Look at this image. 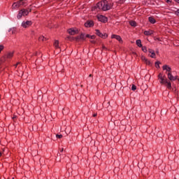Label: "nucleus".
Masks as SVG:
<instances>
[{
	"label": "nucleus",
	"instance_id": "1",
	"mask_svg": "<svg viewBox=\"0 0 179 179\" xmlns=\"http://www.w3.org/2000/svg\"><path fill=\"white\" fill-rule=\"evenodd\" d=\"M158 79L159 80V83H161V85H166V87L171 90V83L166 78V76H163V73H159L158 75Z\"/></svg>",
	"mask_w": 179,
	"mask_h": 179
},
{
	"label": "nucleus",
	"instance_id": "2",
	"mask_svg": "<svg viewBox=\"0 0 179 179\" xmlns=\"http://www.w3.org/2000/svg\"><path fill=\"white\" fill-rule=\"evenodd\" d=\"M96 6L101 10H103V11L110 10V9H111V6L109 5L108 1H107V0L99 1L96 4Z\"/></svg>",
	"mask_w": 179,
	"mask_h": 179
},
{
	"label": "nucleus",
	"instance_id": "3",
	"mask_svg": "<svg viewBox=\"0 0 179 179\" xmlns=\"http://www.w3.org/2000/svg\"><path fill=\"white\" fill-rule=\"evenodd\" d=\"M87 37H90V34H81L80 36H76L74 38L76 41H79V40H82V41H85Z\"/></svg>",
	"mask_w": 179,
	"mask_h": 179
},
{
	"label": "nucleus",
	"instance_id": "4",
	"mask_svg": "<svg viewBox=\"0 0 179 179\" xmlns=\"http://www.w3.org/2000/svg\"><path fill=\"white\" fill-rule=\"evenodd\" d=\"M24 5V2H23V0H19L17 2L13 3L12 5L13 9H17V8H20V6Z\"/></svg>",
	"mask_w": 179,
	"mask_h": 179
},
{
	"label": "nucleus",
	"instance_id": "5",
	"mask_svg": "<svg viewBox=\"0 0 179 179\" xmlns=\"http://www.w3.org/2000/svg\"><path fill=\"white\" fill-rule=\"evenodd\" d=\"M31 24H33V22H31V21H26V22L24 21V22H22L21 26L24 29H27V27H30V26H31Z\"/></svg>",
	"mask_w": 179,
	"mask_h": 179
},
{
	"label": "nucleus",
	"instance_id": "6",
	"mask_svg": "<svg viewBox=\"0 0 179 179\" xmlns=\"http://www.w3.org/2000/svg\"><path fill=\"white\" fill-rule=\"evenodd\" d=\"M68 33L71 36H75V34H78V33H79V31L78 29L71 28L68 29Z\"/></svg>",
	"mask_w": 179,
	"mask_h": 179
},
{
	"label": "nucleus",
	"instance_id": "7",
	"mask_svg": "<svg viewBox=\"0 0 179 179\" xmlns=\"http://www.w3.org/2000/svg\"><path fill=\"white\" fill-rule=\"evenodd\" d=\"M97 19L99 22H103V23H106L108 20L107 17L104 15H97Z\"/></svg>",
	"mask_w": 179,
	"mask_h": 179
},
{
	"label": "nucleus",
	"instance_id": "8",
	"mask_svg": "<svg viewBox=\"0 0 179 179\" xmlns=\"http://www.w3.org/2000/svg\"><path fill=\"white\" fill-rule=\"evenodd\" d=\"M85 27H93V26H94V22L92 20H87L85 23Z\"/></svg>",
	"mask_w": 179,
	"mask_h": 179
},
{
	"label": "nucleus",
	"instance_id": "9",
	"mask_svg": "<svg viewBox=\"0 0 179 179\" xmlns=\"http://www.w3.org/2000/svg\"><path fill=\"white\" fill-rule=\"evenodd\" d=\"M111 38H115V40H117L120 43H122V38L120 35L113 34Z\"/></svg>",
	"mask_w": 179,
	"mask_h": 179
},
{
	"label": "nucleus",
	"instance_id": "10",
	"mask_svg": "<svg viewBox=\"0 0 179 179\" xmlns=\"http://www.w3.org/2000/svg\"><path fill=\"white\" fill-rule=\"evenodd\" d=\"M162 69H163V71H166V72H168V73H171V67H170L167 65H164L162 66Z\"/></svg>",
	"mask_w": 179,
	"mask_h": 179
},
{
	"label": "nucleus",
	"instance_id": "11",
	"mask_svg": "<svg viewBox=\"0 0 179 179\" xmlns=\"http://www.w3.org/2000/svg\"><path fill=\"white\" fill-rule=\"evenodd\" d=\"M148 52L151 54V55H150L151 58H156V53H155V50L152 49H148Z\"/></svg>",
	"mask_w": 179,
	"mask_h": 179
},
{
	"label": "nucleus",
	"instance_id": "12",
	"mask_svg": "<svg viewBox=\"0 0 179 179\" xmlns=\"http://www.w3.org/2000/svg\"><path fill=\"white\" fill-rule=\"evenodd\" d=\"M167 76H168V79L169 80H171V82H173L174 80H176V78H174V76L171 73H168Z\"/></svg>",
	"mask_w": 179,
	"mask_h": 179
},
{
	"label": "nucleus",
	"instance_id": "13",
	"mask_svg": "<svg viewBox=\"0 0 179 179\" xmlns=\"http://www.w3.org/2000/svg\"><path fill=\"white\" fill-rule=\"evenodd\" d=\"M21 11L22 12V15L23 16H27V15H29V10H26L24 8L21 9Z\"/></svg>",
	"mask_w": 179,
	"mask_h": 179
},
{
	"label": "nucleus",
	"instance_id": "14",
	"mask_svg": "<svg viewBox=\"0 0 179 179\" xmlns=\"http://www.w3.org/2000/svg\"><path fill=\"white\" fill-rule=\"evenodd\" d=\"M148 20H149L150 23H152V24H155V23H156V20H155V18H153V17H149Z\"/></svg>",
	"mask_w": 179,
	"mask_h": 179
},
{
	"label": "nucleus",
	"instance_id": "15",
	"mask_svg": "<svg viewBox=\"0 0 179 179\" xmlns=\"http://www.w3.org/2000/svg\"><path fill=\"white\" fill-rule=\"evenodd\" d=\"M144 34H145V36H152V34H153V31H152V30L145 31Z\"/></svg>",
	"mask_w": 179,
	"mask_h": 179
},
{
	"label": "nucleus",
	"instance_id": "16",
	"mask_svg": "<svg viewBox=\"0 0 179 179\" xmlns=\"http://www.w3.org/2000/svg\"><path fill=\"white\" fill-rule=\"evenodd\" d=\"M17 19H22L23 17V12L20 10L17 15Z\"/></svg>",
	"mask_w": 179,
	"mask_h": 179
},
{
	"label": "nucleus",
	"instance_id": "17",
	"mask_svg": "<svg viewBox=\"0 0 179 179\" xmlns=\"http://www.w3.org/2000/svg\"><path fill=\"white\" fill-rule=\"evenodd\" d=\"M9 33H11V34H16V28H10L8 30Z\"/></svg>",
	"mask_w": 179,
	"mask_h": 179
},
{
	"label": "nucleus",
	"instance_id": "18",
	"mask_svg": "<svg viewBox=\"0 0 179 179\" xmlns=\"http://www.w3.org/2000/svg\"><path fill=\"white\" fill-rule=\"evenodd\" d=\"M99 37H101V38H107L108 35H107V34H103L101 32V34L99 36Z\"/></svg>",
	"mask_w": 179,
	"mask_h": 179
},
{
	"label": "nucleus",
	"instance_id": "19",
	"mask_svg": "<svg viewBox=\"0 0 179 179\" xmlns=\"http://www.w3.org/2000/svg\"><path fill=\"white\" fill-rule=\"evenodd\" d=\"M136 45H138V47H140V48L142 47V41H141V39H138L136 41Z\"/></svg>",
	"mask_w": 179,
	"mask_h": 179
},
{
	"label": "nucleus",
	"instance_id": "20",
	"mask_svg": "<svg viewBox=\"0 0 179 179\" xmlns=\"http://www.w3.org/2000/svg\"><path fill=\"white\" fill-rule=\"evenodd\" d=\"M54 45H55V48L57 50H58V48H59V42L58 41H55Z\"/></svg>",
	"mask_w": 179,
	"mask_h": 179
},
{
	"label": "nucleus",
	"instance_id": "21",
	"mask_svg": "<svg viewBox=\"0 0 179 179\" xmlns=\"http://www.w3.org/2000/svg\"><path fill=\"white\" fill-rule=\"evenodd\" d=\"M12 57H13V52H10L7 54L6 55V58L10 59L12 58Z\"/></svg>",
	"mask_w": 179,
	"mask_h": 179
},
{
	"label": "nucleus",
	"instance_id": "22",
	"mask_svg": "<svg viewBox=\"0 0 179 179\" xmlns=\"http://www.w3.org/2000/svg\"><path fill=\"white\" fill-rule=\"evenodd\" d=\"M129 24L131 25L133 27H136V22L135 21H130Z\"/></svg>",
	"mask_w": 179,
	"mask_h": 179
},
{
	"label": "nucleus",
	"instance_id": "23",
	"mask_svg": "<svg viewBox=\"0 0 179 179\" xmlns=\"http://www.w3.org/2000/svg\"><path fill=\"white\" fill-rule=\"evenodd\" d=\"M39 41H47V38L44 36L39 37Z\"/></svg>",
	"mask_w": 179,
	"mask_h": 179
},
{
	"label": "nucleus",
	"instance_id": "24",
	"mask_svg": "<svg viewBox=\"0 0 179 179\" xmlns=\"http://www.w3.org/2000/svg\"><path fill=\"white\" fill-rule=\"evenodd\" d=\"M142 51H143V52H148V49L146 48V46L142 47Z\"/></svg>",
	"mask_w": 179,
	"mask_h": 179
},
{
	"label": "nucleus",
	"instance_id": "25",
	"mask_svg": "<svg viewBox=\"0 0 179 179\" xmlns=\"http://www.w3.org/2000/svg\"><path fill=\"white\" fill-rule=\"evenodd\" d=\"M95 31H96V36H99L100 34H101V32H100V30H99V29H96Z\"/></svg>",
	"mask_w": 179,
	"mask_h": 179
},
{
	"label": "nucleus",
	"instance_id": "26",
	"mask_svg": "<svg viewBox=\"0 0 179 179\" xmlns=\"http://www.w3.org/2000/svg\"><path fill=\"white\" fill-rule=\"evenodd\" d=\"M160 62H155V66L156 68H160Z\"/></svg>",
	"mask_w": 179,
	"mask_h": 179
},
{
	"label": "nucleus",
	"instance_id": "27",
	"mask_svg": "<svg viewBox=\"0 0 179 179\" xmlns=\"http://www.w3.org/2000/svg\"><path fill=\"white\" fill-rule=\"evenodd\" d=\"M87 38H91V40H94L96 38V36L94 35H90V37H87Z\"/></svg>",
	"mask_w": 179,
	"mask_h": 179
},
{
	"label": "nucleus",
	"instance_id": "28",
	"mask_svg": "<svg viewBox=\"0 0 179 179\" xmlns=\"http://www.w3.org/2000/svg\"><path fill=\"white\" fill-rule=\"evenodd\" d=\"M131 90H133V92H135V90H136V85H132V86H131Z\"/></svg>",
	"mask_w": 179,
	"mask_h": 179
},
{
	"label": "nucleus",
	"instance_id": "29",
	"mask_svg": "<svg viewBox=\"0 0 179 179\" xmlns=\"http://www.w3.org/2000/svg\"><path fill=\"white\" fill-rule=\"evenodd\" d=\"M145 62L147 65H150V61H149L148 59H145Z\"/></svg>",
	"mask_w": 179,
	"mask_h": 179
},
{
	"label": "nucleus",
	"instance_id": "30",
	"mask_svg": "<svg viewBox=\"0 0 179 179\" xmlns=\"http://www.w3.org/2000/svg\"><path fill=\"white\" fill-rule=\"evenodd\" d=\"M56 138H57L58 139H61L62 138V134H57Z\"/></svg>",
	"mask_w": 179,
	"mask_h": 179
},
{
	"label": "nucleus",
	"instance_id": "31",
	"mask_svg": "<svg viewBox=\"0 0 179 179\" xmlns=\"http://www.w3.org/2000/svg\"><path fill=\"white\" fill-rule=\"evenodd\" d=\"M4 46L3 45H0V52H1V51L3 50Z\"/></svg>",
	"mask_w": 179,
	"mask_h": 179
},
{
	"label": "nucleus",
	"instance_id": "32",
	"mask_svg": "<svg viewBox=\"0 0 179 179\" xmlns=\"http://www.w3.org/2000/svg\"><path fill=\"white\" fill-rule=\"evenodd\" d=\"M176 15H177L178 16H179V9H178V10L176 11Z\"/></svg>",
	"mask_w": 179,
	"mask_h": 179
},
{
	"label": "nucleus",
	"instance_id": "33",
	"mask_svg": "<svg viewBox=\"0 0 179 179\" xmlns=\"http://www.w3.org/2000/svg\"><path fill=\"white\" fill-rule=\"evenodd\" d=\"M167 3H171V1L170 0H165Z\"/></svg>",
	"mask_w": 179,
	"mask_h": 179
},
{
	"label": "nucleus",
	"instance_id": "34",
	"mask_svg": "<svg viewBox=\"0 0 179 179\" xmlns=\"http://www.w3.org/2000/svg\"><path fill=\"white\" fill-rule=\"evenodd\" d=\"M20 62H17L15 65V68H16V66H17V65H20Z\"/></svg>",
	"mask_w": 179,
	"mask_h": 179
},
{
	"label": "nucleus",
	"instance_id": "35",
	"mask_svg": "<svg viewBox=\"0 0 179 179\" xmlns=\"http://www.w3.org/2000/svg\"><path fill=\"white\" fill-rule=\"evenodd\" d=\"M175 80H177V79L178 80V76H174Z\"/></svg>",
	"mask_w": 179,
	"mask_h": 179
},
{
	"label": "nucleus",
	"instance_id": "36",
	"mask_svg": "<svg viewBox=\"0 0 179 179\" xmlns=\"http://www.w3.org/2000/svg\"><path fill=\"white\" fill-rule=\"evenodd\" d=\"M16 118H17V116H16V115H14V116L13 117V120H16Z\"/></svg>",
	"mask_w": 179,
	"mask_h": 179
},
{
	"label": "nucleus",
	"instance_id": "37",
	"mask_svg": "<svg viewBox=\"0 0 179 179\" xmlns=\"http://www.w3.org/2000/svg\"><path fill=\"white\" fill-rule=\"evenodd\" d=\"M142 59H143V61H144V62H145V59H146V57H142Z\"/></svg>",
	"mask_w": 179,
	"mask_h": 179
},
{
	"label": "nucleus",
	"instance_id": "38",
	"mask_svg": "<svg viewBox=\"0 0 179 179\" xmlns=\"http://www.w3.org/2000/svg\"><path fill=\"white\" fill-rule=\"evenodd\" d=\"M93 117H97V113H94V114L93 115Z\"/></svg>",
	"mask_w": 179,
	"mask_h": 179
},
{
	"label": "nucleus",
	"instance_id": "39",
	"mask_svg": "<svg viewBox=\"0 0 179 179\" xmlns=\"http://www.w3.org/2000/svg\"><path fill=\"white\" fill-rule=\"evenodd\" d=\"M175 2H177L178 3H179V0H174Z\"/></svg>",
	"mask_w": 179,
	"mask_h": 179
},
{
	"label": "nucleus",
	"instance_id": "40",
	"mask_svg": "<svg viewBox=\"0 0 179 179\" xmlns=\"http://www.w3.org/2000/svg\"><path fill=\"white\" fill-rule=\"evenodd\" d=\"M91 43H92L93 44H94L95 41H91Z\"/></svg>",
	"mask_w": 179,
	"mask_h": 179
},
{
	"label": "nucleus",
	"instance_id": "41",
	"mask_svg": "<svg viewBox=\"0 0 179 179\" xmlns=\"http://www.w3.org/2000/svg\"><path fill=\"white\" fill-rule=\"evenodd\" d=\"M71 38V36L67 37V40H69Z\"/></svg>",
	"mask_w": 179,
	"mask_h": 179
},
{
	"label": "nucleus",
	"instance_id": "42",
	"mask_svg": "<svg viewBox=\"0 0 179 179\" xmlns=\"http://www.w3.org/2000/svg\"><path fill=\"white\" fill-rule=\"evenodd\" d=\"M103 50H106V48H105V46L102 47Z\"/></svg>",
	"mask_w": 179,
	"mask_h": 179
},
{
	"label": "nucleus",
	"instance_id": "43",
	"mask_svg": "<svg viewBox=\"0 0 179 179\" xmlns=\"http://www.w3.org/2000/svg\"><path fill=\"white\" fill-rule=\"evenodd\" d=\"M1 156H2V152H0V157H1Z\"/></svg>",
	"mask_w": 179,
	"mask_h": 179
},
{
	"label": "nucleus",
	"instance_id": "44",
	"mask_svg": "<svg viewBox=\"0 0 179 179\" xmlns=\"http://www.w3.org/2000/svg\"><path fill=\"white\" fill-rule=\"evenodd\" d=\"M174 93H177V90H175Z\"/></svg>",
	"mask_w": 179,
	"mask_h": 179
},
{
	"label": "nucleus",
	"instance_id": "45",
	"mask_svg": "<svg viewBox=\"0 0 179 179\" xmlns=\"http://www.w3.org/2000/svg\"><path fill=\"white\" fill-rule=\"evenodd\" d=\"M61 152H64V148H62Z\"/></svg>",
	"mask_w": 179,
	"mask_h": 179
},
{
	"label": "nucleus",
	"instance_id": "46",
	"mask_svg": "<svg viewBox=\"0 0 179 179\" xmlns=\"http://www.w3.org/2000/svg\"><path fill=\"white\" fill-rule=\"evenodd\" d=\"M89 77H90V78H92V74H90Z\"/></svg>",
	"mask_w": 179,
	"mask_h": 179
},
{
	"label": "nucleus",
	"instance_id": "47",
	"mask_svg": "<svg viewBox=\"0 0 179 179\" xmlns=\"http://www.w3.org/2000/svg\"><path fill=\"white\" fill-rule=\"evenodd\" d=\"M157 54H159V51H157Z\"/></svg>",
	"mask_w": 179,
	"mask_h": 179
},
{
	"label": "nucleus",
	"instance_id": "48",
	"mask_svg": "<svg viewBox=\"0 0 179 179\" xmlns=\"http://www.w3.org/2000/svg\"><path fill=\"white\" fill-rule=\"evenodd\" d=\"M12 179H15L14 178H13Z\"/></svg>",
	"mask_w": 179,
	"mask_h": 179
},
{
	"label": "nucleus",
	"instance_id": "49",
	"mask_svg": "<svg viewBox=\"0 0 179 179\" xmlns=\"http://www.w3.org/2000/svg\"><path fill=\"white\" fill-rule=\"evenodd\" d=\"M59 1H62V0H59Z\"/></svg>",
	"mask_w": 179,
	"mask_h": 179
}]
</instances>
